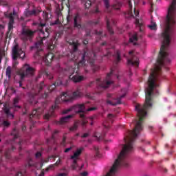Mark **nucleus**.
I'll use <instances>...</instances> for the list:
<instances>
[{
  "mask_svg": "<svg viewBox=\"0 0 176 176\" xmlns=\"http://www.w3.org/2000/svg\"><path fill=\"white\" fill-rule=\"evenodd\" d=\"M82 92L79 90L74 91L73 94L70 91L65 92L62 94L60 97L58 98V101L59 102H63V101H71V100L79 98V97H82Z\"/></svg>",
  "mask_w": 176,
  "mask_h": 176,
  "instance_id": "f257e3e1",
  "label": "nucleus"
},
{
  "mask_svg": "<svg viewBox=\"0 0 176 176\" xmlns=\"http://www.w3.org/2000/svg\"><path fill=\"white\" fill-rule=\"evenodd\" d=\"M35 72V69L31 67L29 65H24L22 69L19 71V76L21 79H23L27 76H32Z\"/></svg>",
  "mask_w": 176,
  "mask_h": 176,
  "instance_id": "f03ea898",
  "label": "nucleus"
},
{
  "mask_svg": "<svg viewBox=\"0 0 176 176\" xmlns=\"http://www.w3.org/2000/svg\"><path fill=\"white\" fill-rule=\"evenodd\" d=\"M25 56V54H24V52L21 50V48L19 47L18 45H16L12 48V58L13 60H16L17 58H24Z\"/></svg>",
  "mask_w": 176,
  "mask_h": 176,
  "instance_id": "7ed1b4c3",
  "label": "nucleus"
},
{
  "mask_svg": "<svg viewBox=\"0 0 176 176\" xmlns=\"http://www.w3.org/2000/svg\"><path fill=\"white\" fill-rule=\"evenodd\" d=\"M39 35L41 38H40V40L37 43H36V47L38 50H42V43H43V38H47V36H49V32L47 30H45V32L41 30L40 31Z\"/></svg>",
  "mask_w": 176,
  "mask_h": 176,
  "instance_id": "20e7f679",
  "label": "nucleus"
},
{
  "mask_svg": "<svg viewBox=\"0 0 176 176\" xmlns=\"http://www.w3.org/2000/svg\"><path fill=\"white\" fill-rule=\"evenodd\" d=\"M70 111H74L75 113H78L79 112H85V105L84 104H77L71 109L63 111V113H68Z\"/></svg>",
  "mask_w": 176,
  "mask_h": 176,
  "instance_id": "39448f33",
  "label": "nucleus"
},
{
  "mask_svg": "<svg viewBox=\"0 0 176 176\" xmlns=\"http://www.w3.org/2000/svg\"><path fill=\"white\" fill-rule=\"evenodd\" d=\"M82 148H78L76 152L74 153V155L71 156V160H73L74 165H72V168L75 170V166H76V162L79 160V156L82 153Z\"/></svg>",
  "mask_w": 176,
  "mask_h": 176,
  "instance_id": "423d86ee",
  "label": "nucleus"
},
{
  "mask_svg": "<svg viewBox=\"0 0 176 176\" xmlns=\"http://www.w3.org/2000/svg\"><path fill=\"white\" fill-rule=\"evenodd\" d=\"M35 32H32L30 30L26 29L22 31L21 38L23 39H28V38H31V36H34Z\"/></svg>",
  "mask_w": 176,
  "mask_h": 176,
  "instance_id": "0eeeda50",
  "label": "nucleus"
},
{
  "mask_svg": "<svg viewBox=\"0 0 176 176\" xmlns=\"http://www.w3.org/2000/svg\"><path fill=\"white\" fill-rule=\"evenodd\" d=\"M80 16L78 14H76L74 16V26L77 27V28H80Z\"/></svg>",
  "mask_w": 176,
  "mask_h": 176,
  "instance_id": "6e6552de",
  "label": "nucleus"
},
{
  "mask_svg": "<svg viewBox=\"0 0 176 176\" xmlns=\"http://www.w3.org/2000/svg\"><path fill=\"white\" fill-rule=\"evenodd\" d=\"M73 82H82V80H85V77L79 75H76L72 77Z\"/></svg>",
  "mask_w": 176,
  "mask_h": 176,
  "instance_id": "1a4fd4ad",
  "label": "nucleus"
},
{
  "mask_svg": "<svg viewBox=\"0 0 176 176\" xmlns=\"http://www.w3.org/2000/svg\"><path fill=\"white\" fill-rule=\"evenodd\" d=\"M10 19L9 21V28H13V23H14V19H13V14L10 13L8 16H6Z\"/></svg>",
  "mask_w": 176,
  "mask_h": 176,
  "instance_id": "9d476101",
  "label": "nucleus"
},
{
  "mask_svg": "<svg viewBox=\"0 0 176 176\" xmlns=\"http://www.w3.org/2000/svg\"><path fill=\"white\" fill-rule=\"evenodd\" d=\"M61 163V160H58L54 164L50 165L48 168L45 169V171H49V170H53L56 166H58Z\"/></svg>",
  "mask_w": 176,
  "mask_h": 176,
  "instance_id": "9b49d317",
  "label": "nucleus"
},
{
  "mask_svg": "<svg viewBox=\"0 0 176 176\" xmlns=\"http://www.w3.org/2000/svg\"><path fill=\"white\" fill-rule=\"evenodd\" d=\"M72 118V116L69 115L68 116L62 118L60 119V123L61 124H64V123H68V122H69V118Z\"/></svg>",
  "mask_w": 176,
  "mask_h": 176,
  "instance_id": "f8f14e48",
  "label": "nucleus"
},
{
  "mask_svg": "<svg viewBox=\"0 0 176 176\" xmlns=\"http://www.w3.org/2000/svg\"><path fill=\"white\" fill-rule=\"evenodd\" d=\"M135 25L137 27L140 28V31H142V29L144 28V23L142 21H140V20L136 19Z\"/></svg>",
  "mask_w": 176,
  "mask_h": 176,
  "instance_id": "ddd939ff",
  "label": "nucleus"
},
{
  "mask_svg": "<svg viewBox=\"0 0 176 176\" xmlns=\"http://www.w3.org/2000/svg\"><path fill=\"white\" fill-rule=\"evenodd\" d=\"M4 112L8 118H11L12 119H13V114L10 113V109L6 107L4 109Z\"/></svg>",
  "mask_w": 176,
  "mask_h": 176,
  "instance_id": "4468645a",
  "label": "nucleus"
},
{
  "mask_svg": "<svg viewBox=\"0 0 176 176\" xmlns=\"http://www.w3.org/2000/svg\"><path fill=\"white\" fill-rule=\"evenodd\" d=\"M53 54H48L45 57V61L50 64V63H52V60H53Z\"/></svg>",
  "mask_w": 176,
  "mask_h": 176,
  "instance_id": "2eb2a0df",
  "label": "nucleus"
},
{
  "mask_svg": "<svg viewBox=\"0 0 176 176\" xmlns=\"http://www.w3.org/2000/svg\"><path fill=\"white\" fill-rule=\"evenodd\" d=\"M128 64L131 65H136L137 67H138V59H137L136 60H134V58L132 60H128Z\"/></svg>",
  "mask_w": 176,
  "mask_h": 176,
  "instance_id": "dca6fc26",
  "label": "nucleus"
},
{
  "mask_svg": "<svg viewBox=\"0 0 176 176\" xmlns=\"http://www.w3.org/2000/svg\"><path fill=\"white\" fill-rule=\"evenodd\" d=\"M107 104H110V105H118V104H120V99L114 100L112 102L111 101H107Z\"/></svg>",
  "mask_w": 176,
  "mask_h": 176,
  "instance_id": "f3484780",
  "label": "nucleus"
},
{
  "mask_svg": "<svg viewBox=\"0 0 176 176\" xmlns=\"http://www.w3.org/2000/svg\"><path fill=\"white\" fill-rule=\"evenodd\" d=\"M129 41L130 42H132L133 43H134V45H135V42H137L138 41L137 34H133V36L130 38Z\"/></svg>",
  "mask_w": 176,
  "mask_h": 176,
  "instance_id": "a211bd4d",
  "label": "nucleus"
},
{
  "mask_svg": "<svg viewBox=\"0 0 176 176\" xmlns=\"http://www.w3.org/2000/svg\"><path fill=\"white\" fill-rule=\"evenodd\" d=\"M6 76H8L9 78H10V76H12V69L10 67H8L6 69Z\"/></svg>",
  "mask_w": 176,
  "mask_h": 176,
  "instance_id": "6ab92c4d",
  "label": "nucleus"
},
{
  "mask_svg": "<svg viewBox=\"0 0 176 176\" xmlns=\"http://www.w3.org/2000/svg\"><path fill=\"white\" fill-rule=\"evenodd\" d=\"M148 28H150V30H155L157 29L156 23L153 22V21H151V24L148 25Z\"/></svg>",
  "mask_w": 176,
  "mask_h": 176,
  "instance_id": "aec40b11",
  "label": "nucleus"
},
{
  "mask_svg": "<svg viewBox=\"0 0 176 176\" xmlns=\"http://www.w3.org/2000/svg\"><path fill=\"white\" fill-rule=\"evenodd\" d=\"M19 98H15L14 99V107L15 108H19L20 109V106H16V104H17L19 102Z\"/></svg>",
  "mask_w": 176,
  "mask_h": 176,
  "instance_id": "412c9836",
  "label": "nucleus"
},
{
  "mask_svg": "<svg viewBox=\"0 0 176 176\" xmlns=\"http://www.w3.org/2000/svg\"><path fill=\"white\" fill-rule=\"evenodd\" d=\"M122 96H120V98H123V97H124V96H126V94L127 93V89H122Z\"/></svg>",
  "mask_w": 176,
  "mask_h": 176,
  "instance_id": "4be33fe9",
  "label": "nucleus"
},
{
  "mask_svg": "<svg viewBox=\"0 0 176 176\" xmlns=\"http://www.w3.org/2000/svg\"><path fill=\"white\" fill-rule=\"evenodd\" d=\"M105 83H106V85H102V87H108L109 85H111L112 81H106Z\"/></svg>",
  "mask_w": 176,
  "mask_h": 176,
  "instance_id": "5701e85b",
  "label": "nucleus"
},
{
  "mask_svg": "<svg viewBox=\"0 0 176 176\" xmlns=\"http://www.w3.org/2000/svg\"><path fill=\"white\" fill-rule=\"evenodd\" d=\"M3 126H5L6 127H8V126H9L10 125V123H9V122H8V121H4V122H3Z\"/></svg>",
  "mask_w": 176,
  "mask_h": 176,
  "instance_id": "b1692460",
  "label": "nucleus"
},
{
  "mask_svg": "<svg viewBox=\"0 0 176 176\" xmlns=\"http://www.w3.org/2000/svg\"><path fill=\"white\" fill-rule=\"evenodd\" d=\"M76 129H78V125L75 124L74 126H72V128H70V130L72 131H75V130H76Z\"/></svg>",
  "mask_w": 176,
  "mask_h": 176,
  "instance_id": "393cba45",
  "label": "nucleus"
},
{
  "mask_svg": "<svg viewBox=\"0 0 176 176\" xmlns=\"http://www.w3.org/2000/svg\"><path fill=\"white\" fill-rule=\"evenodd\" d=\"M79 43H73L74 50H76V48L78 47Z\"/></svg>",
  "mask_w": 176,
  "mask_h": 176,
  "instance_id": "a878e982",
  "label": "nucleus"
},
{
  "mask_svg": "<svg viewBox=\"0 0 176 176\" xmlns=\"http://www.w3.org/2000/svg\"><path fill=\"white\" fill-rule=\"evenodd\" d=\"M91 2L90 1H88L87 2L85 3V8H90Z\"/></svg>",
  "mask_w": 176,
  "mask_h": 176,
  "instance_id": "bb28decb",
  "label": "nucleus"
},
{
  "mask_svg": "<svg viewBox=\"0 0 176 176\" xmlns=\"http://www.w3.org/2000/svg\"><path fill=\"white\" fill-rule=\"evenodd\" d=\"M104 4L106 8H108L109 6V4L108 3V0H104Z\"/></svg>",
  "mask_w": 176,
  "mask_h": 176,
  "instance_id": "cd10ccee",
  "label": "nucleus"
},
{
  "mask_svg": "<svg viewBox=\"0 0 176 176\" xmlns=\"http://www.w3.org/2000/svg\"><path fill=\"white\" fill-rule=\"evenodd\" d=\"M107 27H108V30H109V32H110L111 34H113V31H112V30L111 29V28H109V25L107 24Z\"/></svg>",
  "mask_w": 176,
  "mask_h": 176,
  "instance_id": "c85d7f7f",
  "label": "nucleus"
},
{
  "mask_svg": "<svg viewBox=\"0 0 176 176\" xmlns=\"http://www.w3.org/2000/svg\"><path fill=\"white\" fill-rule=\"evenodd\" d=\"M41 155L42 154L40 152H38L37 153H36V157H41Z\"/></svg>",
  "mask_w": 176,
  "mask_h": 176,
  "instance_id": "c756f323",
  "label": "nucleus"
},
{
  "mask_svg": "<svg viewBox=\"0 0 176 176\" xmlns=\"http://www.w3.org/2000/svg\"><path fill=\"white\" fill-rule=\"evenodd\" d=\"M80 175L81 176H87V175H88V173H87V172H83V173H80Z\"/></svg>",
  "mask_w": 176,
  "mask_h": 176,
  "instance_id": "7c9ffc66",
  "label": "nucleus"
},
{
  "mask_svg": "<svg viewBox=\"0 0 176 176\" xmlns=\"http://www.w3.org/2000/svg\"><path fill=\"white\" fill-rule=\"evenodd\" d=\"M50 118V115H49V114H45L44 116V119H49Z\"/></svg>",
  "mask_w": 176,
  "mask_h": 176,
  "instance_id": "2f4dec72",
  "label": "nucleus"
},
{
  "mask_svg": "<svg viewBox=\"0 0 176 176\" xmlns=\"http://www.w3.org/2000/svg\"><path fill=\"white\" fill-rule=\"evenodd\" d=\"M68 175L67 173H59L57 175V176H67Z\"/></svg>",
  "mask_w": 176,
  "mask_h": 176,
  "instance_id": "473e14b6",
  "label": "nucleus"
},
{
  "mask_svg": "<svg viewBox=\"0 0 176 176\" xmlns=\"http://www.w3.org/2000/svg\"><path fill=\"white\" fill-rule=\"evenodd\" d=\"M134 13H135V16H138V14H139V12L137 10V9H134Z\"/></svg>",
  "mask_w": 176,
  "mask_h": 176,
  "instance_id": "72a5a7b5",
  "label": "nucleus"
},
{
  "mask_svg": "<svg viewBox=\"0 0 176 176\" xmlns=\"http://www.w3.org/2000/svg\"><path fill=\"white\" fill-rule=\"evenodd\" d=\"M131 16H133V12H128V16H126V17H131Z\"/></svg>",
  "mask_w": 176,
  "mask_h": 176,
  "instance_id": "f704fd0d",
  "label": "nucleus"
},
{
  "mask_svg": "<svg viewBox=\"0 0 176 176\" xmlns=\"http://www.w3.org/2000/svg\"><path fill=\"white\" fill-rule=\"evenodd\" d=\"M72 148H67L65 150V153H67V152H69V151H71Z\"/></svg>",
  "mask_w": 176,
  "mask_h": 176,
  "instance_id": "c9c22d12",
  "label": "nucleus"
},
{
  "mask_svg": "<svg viewBox=\"0 0 176 176\" xmlns=\"http://www.w3.org/2000/svg\"><path fill=\"white\" fill-rule=\"evenodd\" d=\"M108 118H109V119H111V118H113V115H112V114H109Z\"/></svg>",
  "mask_w": 176,
  "mask_h": 176,
  "instance_id": "e433bc0d",
  "label": "nucleus"
},
{
  "mask_svg": "<svg viewBox=\"0 0 176 176\" xmlns=\"http://www.w3.org/2000/svg\"><path fill=\"white\" fill-rule=\"evenodd\" d=\"M86 123H87V120L82 121V126H85V124H86Z\"/></svg>",
  "mask_w": 176,
  "mask_h": 176,
  "instance_id": "4c0bfd02",
  "label": "nucleus"
},
{
  "mask_svg": "<svg viewBox=\"0 0 176 176\" xmlns=\"http://www.w3.org/2000/svg\"><path fill=\"white\" fill-rule=\"evenodd\" d=\"M94 108H89L87 109L88 111H94Z\"/></svg>",
  "mask_w": 176,
  "mask_h": 176,
  "instance_id": "58836bf2",
  "label": "nucleus"
},
{
  "mask_svg": "<svg viewBox=\"0 0 176 176\" xmlns=\"http://www.w3.org/2000/svg\"><path fill=\"white\" fill-rule=\"evenodd\" d=\"M87 135H89L87 133H85V134L82 135V137H83V138H85V137H87Z\"/></svg>",
  "mask_w": 176,
  "mask_h": 176,
  "instance_id": "ea45409f",
  "label": "nucleus"
},
{
  "mask_svg": "<svg viewBox=\"0 0 176 176\" xmlns=\"http://www.w3.org/2000/svg\"><path fill=\"white\" fill-rule=\"evenodd\" d=\"M4 27L2 25H0V30H3Z\"/></svg>",
  "mask_w": 176,
  "mask_h": 176,
  "instance_id": "a19ab883",
  "label": "nucleus"
},
{
  "mask_svg": "<svg viewBox=\"0 0 176 176\" xmlns=\"http://www.w3.org/2000/svg\"><path fill=\"white\" fill-rule=\"evenodd\" d=\"M80 118H84L85 117V114L81 113V114H80Z\"/></svg>",
  "mask_w": 176,
  "mask_h": 176,
  "instance_id": "79ce46f5",
  "label": "nucleus"
},
{
  "mask_svg": "<svg viewBox=\"0 0 176 176\" xmlns=\"http://www.w3.org/2000/svg\"><path fill=\"white\" fill-rule=\"evenodd\" d=\"M117 60H118V61H119V60H120V56L119 55H118V56H117Z\"/></svg>",
  "mask_w": 176,
  "mask_h": 176,
  "instance_id": "37998d69",
  "label": "nucleus"
},
{
  "mask_svg": "<svg viewBox=\"0 0 176 176\" xmlns=\"http://www.w3.org/2000/svg\"><path fill=\"white\" fill-rule=\"evenodd\" d=\"M2 61V58L1 57V50H0V63H1Z\"/></svg>",
  "mask_w": 176,
  "mask_h": 176,
  "instance_id": "c03bdc74",
  "label": "nucleus"
},
{
  "mask_svg": "<svg viewBox=\"0 0 176 176\" xmlns=\"http://www.w3.org/2000/svg\"><path fill=\"white\" fill-rule=\"evenodd\" d=\"M16 64H19V63L15 62V63L13 64V67H16Z\"/></svg>",
  "mask_w": 176,
  "mask_h": 176,
  "instance_id": "a18cd8bd",
  "label": "nucleus"
},
{
  "mask_svg": "<svg viewBox=\"0 0 176 176\" xmlns=\"http://www.w3.org/2000/svg\"><path fill=\"white\" fill-rule=\"evenodd\" d=\"M133 53H134V51L129 52V54H133Z\"/></svg>",
  "mask_w": 176,
  "mask_h": 176,
  "instance_id": "49530a36",
  "label": "nucleus"
},
{
  "mask_svg": "<svg viewBox=\"0 0 176 176\" xmlns=\"http://www.w3.org/2000/svg\"><path fill=\"white\" fill-rule=\"evenodd\" d=\"M129 6H131V1H129Z\"/></svg>",
  "mask_w": 176,
  "mask_h": 176,
  "instance_id": "de8ad7c7",
  "label": "nucleus"
},
{
  "mask_svg": "<svg viewBox=\"0 0 176 176\" xmlns=\"http://www.w3.org/2000/svg\"><path fill=\"white\" fill-rule=\"evenodd\" d=\"M45 24H41V27H45Z\"/></svg>",
  "mask_w": 176,
  "mask_h": 176,
  "instance_id": "09e8293b",
  "label": "nucleus"
},
{
  "mask_svg": "<svg viewBox=\"0 0 176 176\" xmlns=\"http://www.w3.org/2000/svg\"><path fill=\"white\" fill-rule=\"evenodd\" d=\"M40 176H43V173H42L40 175Z\"/></svg>",
  "mask_w": 176,
  "mask_h": 176,
  "instance_id": "8fccbe9b",
  "label": "nucleus"
},
{
  "mask_svg": "<svg viewBox=\"0 0 176 176\" xmlns=\"http://www.w3.org/2000/svg\"><path fill=\"white\" fill-rule=\"evenodd\" d=\"M84 43H85V45L87 44V41L84 42Z\"/></svg>",
  "mask_w": 176,
  "mask_h": 176,
  "instance_id": "3c124183",
  "label": "nucleus"
},
{
  "mask_svg": "<svg viewBox=\"0 0 176 176\" xmlns=\"http://www.w3.org/2000/svg\"><path fill=\"white\" fill-rule=\"evenodd\" d=\"M91 125L93 126V122H91Z\"/></svg>",
  "mask_w": 176,
  "mask_h": 176,
  "instance_id": "603ef678",
  "label": "nucleus"
},
{
  "mask_svg": "<svg viewBox=\"0 0 176 176\" xmlns=\"http://www.w3.org/2000/svg\"><path fill=\"white\" fill-rule=\"evenodd\" d=\"M15 13H16V12H13V14H15Z\"/></svg>",
  "mask_w": 176,
  "mask_h": 176,
  "instance_id": "864d4df0",
  "label": "nucleus"
},
{
  "mask_svg": "<svg viewBox=\"0 0 176 176\" xmlns=\"http://www.w3.org/2000/svg\"><path fill=\"white\" fill-rule=\"evenodd\" d=\"M81 63H79V65H80Z\"/></svg>",
  "mask_w": 176,
  "mask_h": 176,
  "instance_id": "5fc2aeb1",
  "label": "nucleus"
},
{
  "mask_svg": "<svg viewBox=\"0 0 176 176\" xmlns=\"http://www.w3.org/2000/svg\"><path fill=\"white\" fill-rule=\"evenodd\" d=\"M17 176H19V174L17 175Z\"/></svg>",
  "mask_w": 176,
  "mask_h": 176,
  "instance_id": "6e6d98bb",
  "label": "nucleus"
},
{
  "mask_svg": "<svg viewBox=\"0 0 176 176\" xmlns=\"http://www.w3.org/2000/svg\"><path fill=\"white\" fill-rule=\"evenodd\" d=\"M0 142H1V140H0Z\"/></svg>",
  "mask_w": 176,
  "mask_h": 176,
  "instance_id": "4d7b16f0",
  "label": "nucleus"
}]
</instances>
